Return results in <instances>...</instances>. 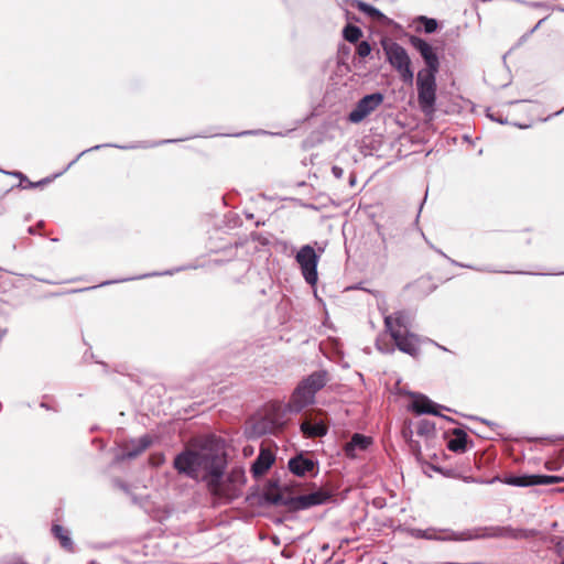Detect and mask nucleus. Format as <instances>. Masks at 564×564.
Instances as JSON below:
<instances>
[{
	"label": "nucleus",
	"instance_id": "aec40b11",
	"mask_svg": "<svg viewBox=\"0 0 564 564\" xmlns=\"http://www.w3.org/2000/svg\"><path fill=\"white\" fill-rule=\"evenodd\" d=\"M52 534L53 536L59 541L61 546L68 551H74V542L69 535V532L61 524H53L52 525Z\"/></svg>",
	"mask_w": 564,
	"mask_h": 564
},
{
	"label": "nucleus",
	"instance_id": "423d86ee",
	"mask_svg": "<svg viewBox=\"0 0 564 564\" xmlns=\"http://www.w3.org/2000/svg\"><path fill=\"white\" fill-rule=\"evenodd\" d=\"M412 319L411 313L399 311L393 315L386 316L384 325L398 349L414 357L419 355L420 348L417 337L409 332Z\"/></svg>",
	"mask_w": 564,
	"mask_h": 564
},
{
	"label": "nucleus",
	"instance_id": "a211bd4d",
	"mask_svg": "<svg viewBox=\"0 0 564 564\" xmlns=\"http://www.w3.org/2000/svg\"><path fill=\"white\" fill-rule=\"evenodd\" d=\"M301 431L306 437H321L327 434L328 426L323 421L306 420L301 424Z\"/></svg>",
	"mask_w": 564,
	"mask_h": 564
},
{
	"label": "nucleus",
	"instance_id": "c03bdc74",
	"mask_svg": "<svg viewBox=\"0 0 564 564\" xmlns=\"http://www.w3.org/2000/svg\"><path fill=\"white\" fill-rule=\"evenodd\" d=\"M348 184L352 186V172H350L348 175Z\"/></svg>",
	"mask_w": 564,
	"mask_h": 564
},
{
	"label": "nucleus",
	"instance_id": "2eb2a0df",
	"mask_svg": "<svg viewBox=\"0 0 564 564\" xmlns=\"http://www.w3.org/2000/svg\"><path fill=\"white\" fill-rule=\"evenodd\" d=\"M152 444V438L150 435H143L139 438L131 440L129 444H126L122 448V453L117 455L116 459L118 462L124 459H132L142 454L147 448H149Z\"/></svg>",
	"mask_w": 564,
	"mask_h": 564
},
{
	"label": "nucleus",
	"instance_id": "3c124183",
	"mask_svg": "<svg viewBox=\"0 0 564 564\" xmlns=\"http://www.w3.org/2000/svg\"><path fill=\"white\" fill-rule=\"evenodd\" d=\"M561 11H564V9H561Z\"/></svg>",
	"mask_w": 564,
	"mask_h": 564
},
{
	"label": "nucleus",
	"instance_id": "5701e85b",
	"mask_svg": "<svg viewBox=\"0 0 564 564\" xmlns=\"http://www.w3.org/2000/svg\"><path fill=\"white\" fill-rule=\"evenodd\" d=\"M355 6L364 12L367 17H369L372 21H383L386 19L384 14L381 13L375 7L367 4L366 2L355 0Z\"/></svg>",
	"mask_w": 564,
	"mask_h": 564
},
{
	"label": "nucleus",
	"instance_id": "6e6552de",
	"mask_svg": "<svg viewBox=\"0 0 564 564\" xmlns=\"http://www.w3.org/2000/svg\"><path fill=\"white\" fill-rule=\"evenodd\" d=\"M387 61L397 70L402 82L411 84L414 78V73L411 68V59L406 50L399 43L383 40L381 42Z\"/></svg>",
	"mask_w": 564,
	"mask_h": 564
},
{
	"label": "nucleus",
	"instance_id": "cd10ccee",
	"mask_svg": "<svg viewBox=\"0 0 564 564\" xmlns=\"http://www.w3.org/2000/svg\"><path fill=\"white\" fill-rule=\"evenodd\" d=\"M370 52H371V46H370V44L368 42L362 41V42H360L358 44L357 53H358L359 56L366 57V56H368L370 54Z\"/></svg>",
	"mask_w": 564,
	"mask_h": 564
},
{
	"label": "nucleus",
	"instance_id": "7ed1b4c3",
	"mask_svg": "<svg viewBox=\"0 0 564 564\" xmlns=\"http://www.w3.org/2000/svg\"><path fill=\"white\" fill-rule=\"evenodd\" d=\"M538 534V531L534 529H520L512 528L510 525L507 527H484V528H475L468 529L462 532H454L448 529H434L429 528L425 530L422 529H412L411 535L416 539H425L433 541H469L477 539H489V538H507L513 540H523L531 539Z\"/></svg>",
	"mask_w": 564,
	"mask_h": 564
},
{
	"label": "nucleus",
	"instance_id": "dca6fc26",
	"mask_svg": "<svg viewBox=\"0 0 564 564\" xmlns=\"http://www.w3.org/2000/svg\"><path fill=\"white\" fill-rule=\"evenodd\" d=\"M275 454L265 447H261L258 456L251 464L250 471L254 478L262 477L274 464Z\"/></svg>",
	"mask_w": 564,
	"mask_h": 564
},
{
	"label": "nucleus",
	"instance_id": "f257e3e1",
	"mask_svg": "<svg viewBox=\"0 0 564 564\" xmlns=\"http://www.w3.org/2000/svg\"><path fill=\"white\" fill-rule=\"evenodd\" d=\"M173 468L189 479L205 484L213 507L227 506L242 496L246 470L235 466L227 471L228 454L223 441L206 437L198 448H184L175 455Z\"/></svg>",
	"mask_w": 564,
	"mask_h": 564
},
{
	"label": "nucleus",
	"instance_id": "20e7f679",
	"mask_svg": "<svg viewBox=\"0 0 564 564\" xmlns=\"http://www.w3.org/2000/svg\"><path fill=\"white\" fill-rule=\"evenodd\" d=\"M328 498V495L321 490L310 494L292 495L279 490L278 479H270L260 495V505L284 506L289 511H300L323 505Z\"/></svg>",
	"mask_w": 564,
	"mask_h": 564
},
{
	"label": "nucleus",
	"instance_id": "c85d7f7f",
	"mask_svg": "<svg viewBox=\"0 0 564 564\" xmlns=\"http://www.w3.org/2000/svg\"><path fill=\"white\" fill-rule=\"evenodd\" d=\"M251 238L252 240L254 241H258L260 245L262 246H267L269 243V240L268 238H265L262 234L260 232H253L251 234Z\"/></svg>",
	"mask_w": 564,
	"mask_h": 564
},
{
	"label": "nucleus",
	"instance_id": "6ab92c4d",
	"mask_svg": "<svg viewBox=\"0 0 564 564\" xmlns=\"http://www.w3.org/2000/svg\"><path fill=\"white\" fill-rule=\"evenodd\" d=\"M441 408L438 404L431 401L425 395H420L412 402V410L417 414H434L438 415L437 409Z\"/></svg>",
	"mask_w": 564,
	"mask_h": 564
},
{
	"label": "nucleus",
	"instance_id": "1a4fd4ad",
	"mask_svg": "<svg viewBox=\"0 0 564 564\" xmlns=\"http://www.w3.org/2000/svg\"><path fill=\"white\" fill-rule=\"evenodd\" d=\"M436 74L437 73H424V70L417 73V101L422 112L429 117L433 116L435 112Z\"/></svg>",
	"mask_w": 564,
	"mask_h": 564
},
{
	"label": "nucleus",
	"instance_id": "4be33fe9",
	"mask_svg": "<svg viewBox=\"0 0 564 564\" xmlns=\"http://www.w3.org/2000/svg\"><path fill=\"white\" fill-rule=\"evenodd\" d=\"M181 270H182L181 268H177L175 270H167V271L162 272V273H159V272L147 273V274H142V275L138 276V278H126V279H119V280H108V281H104V282L99 283L98 285L80 289L79 291H89V290H94V289H97V288H102V286H106V285H110V284H115V283H120V282H126V281H131V280H135V279H145V278L156 276V275H172L174 272H178Z\"/></svg>",
	"mask_w": 564,
	"mask_h": 564
},
{
	"label": "nucleus",
	"instance_id": "393cba45",
	"mask_svg": "<svg viewBox=\"0 0 564 564\" xmlns=\"http://www.w3.org/2000/svg\"><path fill=\"white\" fill-rule=\"evenodd\" d=\"M372 443L373 441L371 436L355 433V451H366L372 445Z\"/></svg>",
	"mask_w": 564,
	"mask_h": 564
},
{
	"label": "nucleus",
	"instance_id": "0eeeda50",
	"mask_svg": "<svg viewBox=\"0 0 564 564\" xmlns=\"http://www.w3.org/2000/svg\"><path fill=\"white\" fill-rule=\"evenodd\" d=\"M328 381L326 370H317L304 378L293 391L286 405L291 413H300L307 405L314 403L316 393L322 390Z\"/></svg>",
	"mask_w": 564,
	"mask_h": 564
},
{
	"label": "nucleus",
	"instance_id": "a878e982",
	"mask_svg": "<svg viewBox=\"0 0 564 564\" xmlns=\"http://www.w3.org/2000/svg\"><path fill=\"white\" fill-rule=\"evenodd\" d=\"M322 142V137L319 132H312L305 140H303L302 147L304 150L312 149L317 143Z\"/></svg>",
	"mask_w": 564,
	"mask_h": 564
},
{
	"label": "nucleus",
	"instance_id": "2f4dec72",
	"mask_svg": "<svg viewBox=\"0 0 564 564\" xmlns=\"http://www.w3.org/2000/svg\"><path fill=\"white\" fill-rule=\"evenodd\" d=\"M370 482H371V484H378V482H380V481H379V479H378L376 476H373V475L371 474V475H369V480H368V481H365V482L359 484V486H360V487H365V486H367V485H368V484H370Z\"/></svg>",
	"mask_w": 564,
	"mask_h": 564
},
{
	"label": "nucleus",
	"instance_id": "c756f323",
	"mask_svg": "<svg viewBox=\"0 0 564 564\" xmlns=\"http://www.w3.org/2000/svg\"><path fill=\"white\" fill-rule=\"evenodd\" d=\"M352 228V225H349L348 223H345L344 226H343V234L344 236L347 235V232ZM345 248H346V252L347 254L349 256V243L347 241V237H345Z\"/></svg>",
	"mask_w": 564,
	"mask_h": 564
},
{
	"label": "nucleus",
	"instance_id": "f3484780",
	"mask_svg": "<svg viewBox=\"0 0 564 564\" xmlns=\"http://www.w3.org/2000/svg\"><path fill=\"white\" fill-rule=\"evenodd\" d=\"M381 94H370L361 98L355 108V122L362 120L382 102Z\"/></svg>",
	"mask_w": 564,
	"mask_h": 564
},
{
	"label": "nucleus",
	"instance_id": "37998d69",
	"mask_svg": "<svg viewBox=\"0 0 564 564\" xmlns=\"http://www.w3.org/2000/svg\"><path fill=\"white\" fill-rule=\"evenodd\" d=\"M252 133H254V132L253 131H243V132L237 133L235 135L240 137V135L252 134Z\"/></svg>",
	"mask_w": 564,
	"mask_h": 564
},
{
	"label": "nucleus",
	"instance_id": "ddd939ff",
	"mask_svg": "<svg viewBox=\"0 0 564 564\" xmlns=\"http://www.w3.org/2000/svg\"><path fill=\"white\" fill-rule=\"evenodd\" d=\"M288 467L289 470L297 477L316 475L318 471V463L310 458L305 453H300L291 457Z\"/></svg>",
	"mask_w": 564,
	"mask_h": 564
},
{
	"label": "nucleus",
	"instance_id": "39448f33",
	"mask_svg": "<svg viewBox=\"0 0 564 564\" xmlns=\"http://www.w3.org/2000/svg\"><path fill=\"white\" fill-rule=\"evenodd\" d=\"M183 140L184 139H164V140H160V141H155V142L137 141V142H132L130 144H117V143L97 144V145H94V147H91L89 149H86V150L82 151L73 161H70L67 164V166L62 172L56 173L53 176L44 177V178H42V180H40L37 182H32L31 178H28L26 175H24L20 171L8 172V171H4V170H0V172L3 173V174H7V175H10V176L19 178L21 182L18 185V187H21L23 189L36 188V187H42V186L51 183L54 178L63 175L68 169H70L86 153H89V152H93V151H98V150H100L102 148H116V149H120V150L149 149V148H154V147H159V145H162V144L176 143V142H180V141H183Z\"/></svg>",
	"mask_w": 564,
	"mask_h": 564
},
{
	"label": "nucleus",
	"instance_id": "a18cd8bd",
	"mask_svg": "<svg viewBox=\"0 0 564 564\" xmlns=\"http://www.w3.org/2000/svg\"><path fill=\"white\" fill-rule=\"evenodd\" d=\"M355 375H357V376L360 378V380H364V377H362V375H361V373H359V372H355Z\"/></svg>",
	"mask_w": 564,
	"mask_h": 564
},
{
	"label": "nucleus",
	"instance_id": "9b49d317",
	"mask_svg": "<svg viewBox=\"0 0 564 564\" xmlns=\"http://www.w3.org/2000/svg\"><path fill=\"white\" fill-rule=\"evenodd\" d=\"M563 481L560 476L553 475H520V476H508L503 479V482L514 487H531L540 485H552Z\"/></svg>",
	"mask_w": 564,
	"mask_h": 564
},
{
	"label": "nucleus",
	"instance_id": "7c9ffc66",
	"mask_svg": "<svg viewBox=\"0 0 564 564\" xmlns=\"http://www.w3.org/2000/svg\"><path fill=\"white\" fill-rule=\"evenodd\" d=\"M345 453L348 457H352V438L345 444Z\"/></svg>",
	"mask_w": 564,
	"mask_h": 564
},
{
	"label": "nucleus",
	"instance_id": "8fccbe9b",
	"mask_svg": "<svg viewBox=\"0 0 564 564\" xmlns=\"http://www.w3.org/2000/svg\"><path fill=\"white\" fill-rule=\"evenodd\" d=\"M465 481H471V478L467 477L465 478Z\"/></svg>",
	"mask_w": 564,
	"mask_h": 564
},
{
	"label": "nucleus",
	"instance_id": "f704fd0d",
	"mask_svg": "<svg viewBox=\"0 0 564 564\" xmlns=\"http://www.w3.org/2000/svg\"><path fill=\"white\" fill-rule=\"evenodd\" d=\"M372 502H373L375 507H377V508H382L384 506V499H382V498H376V499H373Z\"/></svg>",
	"mask_w": 564,
	"mask_h": 564
},
{
	"label": "nucleus",
	"instance_id": "473e14b6",
	"mask_svg": "<svg viewBox=\"0 0 564 564\" xmlns=\"http://www.w3.org/2000/svg\"><path fill=\"white\" fill-rule=\"evenodd\" d=\"M250 490H252V492H250L247 496V501H249L251 498H254V497H259L260 498L261 494L258 492V488L257 487H252V488H250Z\"/></svg>",
	"mask_w": 564,
	"mask_h": 564
},
{
	"label": "nucleus",
	"instance_id": "b1692460",
	"mask_svg": "<svg viewBox=\"0 0 564 564\" xmlns=\"http://www.w3.org/2000/svg\"><path fill=\"white\" fill-rule=\"evenodd\" d=\"M416 433L421 436L431 437L435 435V424L430 420H421L416 426Z\"/></svg>",
	"mask_w": 564,
	"mask_h": 564
},
{
	"label": "nucleus",
	"instance_id": "bb28decb",
	"mask_svg": "<svg viewBox=\"0 0 564 564\" xmlns=\"http://www.w3.org/2000/svg\"><path fill=\"white\" fill-rule=\"evenodd\" d=\"M420 21L423 22L424 31L426 33H433L437 29V22L435 19L420 17Z\"/></svg>",
	"mask_w": 564,
	"mask_h": 564
},
{
	"label": "nucleus",
	"instance_id": "ea45409f",
	"mask_svg": "<svg viewBox=\"0 0 564 564\" xmlns=\"http://www.w3.org/2000/svg\"><path fill=\"white\" fill-rule=\"evenodd\" d=\"M346 119L349 122H352L354 116H352V109L346 113Z\"/></svg>",
	"mask_w": 564,
	"mask_h": 564
},
{
	"label": "nucleus",
	"instance_id": "f03ea898",
	"mask_svg": "<svg viewBox=\"0 0 564 564\" xmlns=\"http://www.w3.org/2000/svg\"><path fill=\"white\" fill-rule=\"evenodd\" d=\"M346 24L343 29V39L339 43L335 57L325 63V72L328 76V89L326 98L333 97L338 101H348L352 98V18L349 10H345Z\"/></svg>",
	"mask_w": 564,
	"mask_h": 564
},
{
	"label": "nucleus",
	"instance_id": "4468645a",
	"mask_svg": "<svg viewBox=\"0 0 564 564\" xmlns=\"http://www.w3.org/2000/svg\"><path fill=\"white\" fill-rule=\"evenodd\" d=\"M276 430V422L269 417L263 416L248 422L245 434L249 440H257L265 434H272Z\"/></svg>",
	"mask_w": 564,
	"mask_h": 564
},
{
	"label": "nucleus",
	"instance_id": "a19ab883",
	"mask_svg": "<svg viewBox=\"0 0 564 564\" xmlns=\"http://www.w3.org/2000/svg\"><path fill=\"white\" fill-rule=\"evenodd\" d=\"M26 231H28L29 235H35L36 234V228L33 227V226H30V227H28Z\"/></svg>",
	"mask_w": 564,
	"mask_h": 564
},
{
	"label": "nucleus",
	"instance_id": "49530a36",
	"mask_svg": "<svg viewBox=\"0 0 564 564\" xmlns=\"http://www.w3.org/2000/svg\"><path fill=\"white\" fill-rule=\"evenodd\" d=\"M4 213V208L0 206V216Z\"/></svg>",
	"mask_w": 564,
	"mask_h": 564
},
{
	"label": "nucleus",
	"instance_id": "f8f14e48",
	"mask_svg": "<svg viewBox=\"0 0 564 564\" xmlns=\"http://www.w3.org/2000/svg\"><path fill=\"white\" fill-rule=\"evenodd\" d=\"M410 44L421 54L426 64L424 73H437L440 68V61L434 48L423 39L412 35L410 36Z\"/></svg>",
	"mask_w": 564,
	"mask_h": 564
},
{
	"label": "nucleus",
	"instance_id": "09e8293b",
	"mask_svg": "<svg viewBox=\"0 0 564 564\" xmlns=\"http://www.w3.org/2000/svg\"><path fill=\"white\" fill-rule=\"evenodd\" d=\"M352 290V286H347L346 291Z\"/></svg>",
	"mask_w": 564,
	"mask_h": 564
},
{
	"label": "nucleus",
	"instance_id": "58836bf2",
	"mask_svg": "<svg viewBox=\"0 0 564 564\" xmlns=\"http://www.w3.org/2000/svg\"><path fill=\"white\" fill-rule=\"evenodd\" d=\"M377 347L379 350L383 351V352H390V351H393V348H390V349H383L380 345V341L378 340L377 341Z\"/></svg>",
	"mask_w": 564,
	"mask_h": 564
},
{
	"label": "nucleus",
	"instance_id": "9d476101",
	"mask_svg": "<svg viewBox=\"0 0 564 564\" xmlns=\"http://www.w3.org/2000/svg\"><path fill=\"white\" fill-rule=\"evenodd\" d=\"M319 253L316 252L312 245L302 246L295 254V261L301 269V273L305 282L314 286L318 280L317 265L324 247H318Z\"/></svg>",
	"mask_w": 564,
	"mask_h": 564
},
{
	"label": "nucleus",
	"instance_id": "e433bc0d",
	"mask_svg": "<svg viewBox=\"0 0 564 564\" xmlns=\"http://www.w3.org/2000/svg\"><path fill=\"white\" fill-rule=\"evenodd\" d=\"M361 36H362L361 29L355 25V42H357Z\"/></svg>",
	"mask_w": 564,
	"mask_h": 564
},
{
	"label": "nucleus",
	"instance_id": "72a5a7b5",
	"mask_svg": "<svg viewBox=\"0 0 564 564\" xmlns=\"http://www.w3.org/2000/svg\"><path fill=\"white\" fill-rule=\"evenodd\" d=\"M40 406L42 409H45L47 411H54V412H57L58 410L56 408H53L51 404L46 403V402H41L40 403Z\"/></svg>",
	"mask_w": 564,
	"mask_h": 564
},
{
	"label": "nucleus",
	"instance_id": "412c9836",
	"mask_svg": "<svg viewBox=\"0 0 564 564\" xmlns=\"http://www.w3.org/2000/svg\"><path fill=\"white\" fill-rule=\"evenodd\" d=\"M467 434L460 429L453 431V437L447 443V448L455 453H463L467 446Z\"/></svg>",
	"mask_w": 564,
	"mask_h": 564
},
{
	"label": "nucleus",
	"instance_id": "de8ad7c7",
	"mask_svg": "<svg viewBox=\"0 0 564 564\" xmlns=\"http://www.w3.org/2000/svg\"><path fill=\"white\" fill-rule=\"evenodd\" d=\"M437 347L441 348L442 350H446V348L441 345H437Z\"/></svg>",
	"mask_w": 564,
	"mask_h": 564
},
{
	"label": "nucleus",
	"instance_id": "c9c22d12",
	"mask_svg": "<svg viewBox=\"0 0 564 564\" xmlns=\"http://www.w3.org/2000/svg\"><path fill=\"white\" fill-rule=\"evenodd\" d=\"M332 171L337 178H339L343 175V170L338 166H333Z\"/></svg>",
	"mask_w": 564,
	"mask_h": 564
},
{
	"label": "nucleus",
	"instance_id": "79ce46f5",
	"mask_svg": "<svg viewBox=\"0 0 564 564\" xmlns=\"http://www.w3.org/2000/svg\"><path fill=\"white\" fill-rule=\"evenodd\" d=\"M438 471H441L444 476H453L452 471L446 469V470H443V469H437Z\"/></svg>",
	"mask_w": 564,
	"mask_h": 564
},
{
	"label": "nucleus",
	"instance_id": "4c0bfd02",
	"mask_svg": "<svg viewBox=\"0 0 564 564\" xmlns=\"http://www.w3.org/2000/svg\"><path fill=\"white\" fill-rule=\"evenodd\" d=\"M318 115H319L318 109H317V108H315V109L310 113V116L305 117L302 121H305V120H307L310 117H314V116H318Z\"/></svg>",
	"mask_w": 564,
	"mask_h": 564
}]
</instances>
